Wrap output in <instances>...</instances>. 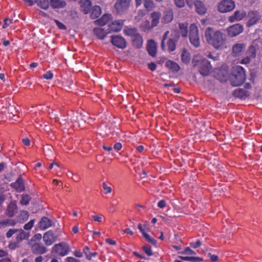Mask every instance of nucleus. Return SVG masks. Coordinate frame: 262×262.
<instances>
[{
    "instance_id": "nucleus-32",
    "label": "nucleus",
    "mask_w": 262,
    "mask_h": 262,
    "mask_svg": "<svg viewBox=\"0 0 262 262\" xmlns=\"http://www.w3.org/2000/svg\"><path fill=\"white\" fill-rule=\"evenodd\" d=\"M124 34L127 35L131 37L132 38L136 35L138 33V30L135 28H129L126 27L124 30Z\"/></svg>"
},
{
    "instance_id": "nucleus-64",
    "label": "nucleus",
    "mask_w": 262,
    "mask_h": 262,
    "mask_svg": "<svg viewBox=\"0 0 262 262\" xmlns=\"http://www.w3.org/2000/svg\"><path fill=\"white\" fill-rule=\"evenodd\" d=\"M102 147H103V148L105 150H106V151H107L108 152H111L113 150V147L111 145L106 146V145H103L102 146Z\"/></svg>"
},
{
    "instance_id": "nucleus-62",
    "label": "nucleus",
    "mask_w": 262,
    "mask_h": 262,
    "mask_svg": "<svg viewBox=\"0 0 262 262\" xmlns=\"http://www.w3.org/2000/svg\"><path fill=\"white\" fill-rule=\"evenodd\" d=\"M158 206L160 208H164L166 206V202L163 200H160L158 203Z\"/></svg>"
},
{
    "instance_id": "nucleus-21",
    "label": "nucleus",
    "mask_w": 262,
    "mask_h": 262,
    "mask_svg": "<svg viewBox=\"0 0 262 262\" xmlns=\"http://www.w3.org/2000/svg\"><path fill=\"white\" fill-rule=\"evenodd\" d=\"M49 4L53 9L63 8L67 5L66 2L62 0H50Z\"/></svg>"
},
{
    "instance_id": "nucleus-1",
    "label": "nucleus",
    "mask_w": 262,
    "mask_h": 262,
    "mask_svg": "<svg viewBox=\"0 0 262 262\" xmlns=\"http://www.w3.org/2000/svg\"><path fill=\"white\" fill-rule=\"evenodd\" d=\"M204 35L207 42L216 49L223 46L226 40V35L223 32L214 30L211 27L207 28Z\"/></svg>"
},
{
    "instance_id": "nucleus-55",
    "label": "nucleus",
    "mask_w": 262,
    "mask_h": 262,
    "mask_svg": "<svg viewBox=\"0 0 262 262\" xmlns=\"http://www.w3.org/2000/svg\"><path fill=\"white\" fill-rule=\"evenodd\" d=\"M4 23L3 25V28H6L10 24L13 23V20L9 18H6L4 20Z\"/></svg>"
},
{
    "instance_id": "nucleus-26",
    "label": "nucleus",
    "mask_w": 262,
    "mask_h": 262,
    "mask_svg": "<svg viewBox=\"0 0 262 262\" xmlns=\"http://www.w3.org/2000/svg\"><path fill=\"white\" fill-rule=\"evenodd\" d=\"M91 17L95 19L99 17L101 13V9L100 6L95 5L92 7L91 10Z\"/></svg>"
},
{
    "instance_id": "nucleus-30",
    "label": "nucleus",
    "mask_w": 262,
    "mask_h": 262,
    "mask_svg": "<svg viewBox=\"0 0 262 262\" xmlns=\"http://www.w3.org/2000/svg\"><path fill=\"white\" fill-rule=\"evenodd\" d=\"M16 222L14 220L7 219L0 221V229L7 227L14 226L16 225Z\"/></svg>"
},
{
    "instance_id": "nucleus-44",
    "label": "nucleus",
    "mask_w": 262,
    "mask_h": 262,
    "mask_svg": "<svg viewBox=\"0 0 262 262\" xmlns=\"http://www.w3.org/2000/svg\"><path fill=\"white\" fill-rule=\"evenodd\" d=\"M169 33V31H167L166 32H165V33L164 34V35L162 37V39L161 44V49H162V50H163V51L165 50L166 47H165V40L167 39V36H168V35Z\"/></svg>"
},
{
    "instance_id": "nucleus-52",
    "label": "nucleus",
    "mask_w": 262,
    "mask_h": 262,
    "mask_svg": "<svg viewBox=\"0 0 262 262\" xmlns=\"http://www.w3.org/2000/svg\"><path fill=\"white\" fill-rule=\"evenodd\" d=\"M180 253L182 254H195V252L189 247H186L183 251L180 252Z\"/></svg>"
},
{
    "instance_id": "nucleus-42",
    "label": "nucleus",
    "mask_w": 262,
    "mask_h": 262,
    "mask_svg": "<svg viewBox=\"0 0 262 262\" xmlns=\"http://www.w3.org/2000/svg\"><path fill=\"white\" fill-rule=\"evenodd\" d=\"M247 56H249L251 58H254L256 56V54L255 48L252 45L250 46L247 51Z\"/></svg>"
},
{
    "instance_id": "nucleus-50",
    "label": "nucleus",
    "mask_w": 262,
    "mask_h": 262,
    "mask_svg": "<svg viewBox=\"0 0 262 262\" xmlns=\"http://www.w3.org/2000/svg\"><path fill=\"white\" fill-rule=\"evenodd\" d=\"M17 229H10L6 234V236L7 238H9L12 236V235L17 233Z\"/></svg>"
},
{
    "instance_id": "nucleus-57",
    "label": "nucleus",
    "mask_w": 262,
    "mask_h": 262,
    "mask_svg": "<svg viewBox=\"0 0 262 262\" xmlns=\"http://www.w3.org/2000/svg\"><path fill=\"white\" fill-rule=\"evenodd\" d=\"M201 242L200 240H197L195 243H190V245L193 248H197L201 245Z\"/></svg>"
},
{
    "instance_id": "nucleus-18",
    "label": "nucleus",
    "mask_w": 262,
    "mask_h": 262,
    "mask_svg": "<svg viewBox=\"0 0 262 262\" xmlns=\"http://www.w3.org/2000/svg\"><path fill=\"white\" fill-rule=\"evenodd\" d=\"M11 186L18 192L24 191L25 188L24 181L21 177H18L15 182L11 183Z\"/></svg>"
},
{
    "instance_id": "nucleus-12",
    "label": "nucleus",
    "mask_w": 262,
    "mask_h": 262,
    "mask_svg": "<svg viewBox=\"0 0 262 262\" xmlns=\"http://www.w3.org/2000/svg\"><path fill=\"white\" fill-rule=\"evenodd\" d=\"M247 15L246 12L244 10H237L232 15L229 16L228 20L230 23H233L235 21H239L244 19Z\"/></svg>"
},
{
    "instance_id": "nucleus-48",
    "label": "nucleus",
    "mask_w": 262,
    "mask_h": 262,
    "mask_svg": "<svg viewBox=\"0 0 262 262\" xmlns=\"http://www.w3.org/2000/svg\"><path fill=\"white\" fill-rule=\"evenodd\" d=\"M144 237L146 238V239L148 242H149L150 243H151L153 245H156L157 241L155 239L151 237L149 234H145Z\"/></svg>"
},
{
    "instance_id": "nucleus-36",
    "label": "nucleus",
    "mask_w": 262,
    "mask_h": 262,
    "mask_svg": "<svg viewBox=\"0 0 262 262\" xmlns=\"http://www.w3.org/2000/svg\"><path fill=\"white\" fill-rule=\"evenodd\" d=\"M91 7V3L89 1H85L84 3L81 5V10L84 14H88Z\"/></svg>"
},
{
    "instance_id": "nucleus-59",
    "label": "nucleus",
    "mask_w": 262,
    "mask_h": 262,
    "mask_svg": "<svg viewBox=\"0 0 262 262\" xmlns=\"http://www.w3.org/2000/svg\"><path fill=\"white\" fill-rule=\"evenodd\" d=\"M18 243H17L16 241V242H10L8 245V247L10 249L13 250L18 247Z\"/></svg>"
},
{
    "instance_id": "nucleus-61",
    "label": "nucleus",
    "mask_w": 262,
    "mask_h": 262,
    "mask_svg": "<svg viewBox=\"0 0 262 262\" xmlns=\"http://www.w3.org/2000/svg\"><path fill=\"white\" fill-rule=\"evenodd\" d=\"M148 68L150 71H154L156 69L157 65L154 62H150L148 64Z\"/></svg>"
},
{
    "instance_id": "nucleus-15",
    "label": "nucleus",
    "mask_w": 262,
    "mask_h": 262,
    "mask_svg": "<svg viewBox=\"0 0 262 262\" xmlns=\"http://www.w3.org/2000/svg\"><path fill=\"white\" fill-rule=\"evenodd\" d=\"M146 49L148 54L152 57H155L157 54V45L153 40L148 41Z\"/></svg>"
},
{
    "instance_id": "nucleus-41",
    "label": "nucleus",
    "mask_w": 262,
    "mask_h": 262,
    "mask_svg": "<svg viewBox=\"0 0 262 262\" xmlns=\"http://www.w3.org/2000/svg\"><path fill=\"white\" fill-rule=\"evenodd\" d=\"M29 214L28 211L23 210L20 212L18 220L20 222H23L28 220Z\"/></svg>"
},
{
    "instance_id": "nucleus-40",
    "label": "nucleus",
    "mask_w": 262,
    "mask_h": 262,
    "mask_svg": "<svg viewBox=\"0 0 262 262\" xmlns=\"http://www.w3.org/2000/svg\"><path fill=\"white\" fill-rule=\"evenodd\" d=\"M140 29L142 31L144 32H147L149 31L151 27V25H150V21L149 20H145L144 21L140 26Z\"/></svg>"
},
{
    "instance_id": "nucleus-54",
    "label": "nucleus",
    "mask_w": 262,
    "mask_h": 262,
    "mask_svg": "<svg viewBox=\"0 0 262 262\" xmlns=\"http://www.w3.org/2000/svg\"><path fill=\"white\" fill-rule=\"evenodd\" d=\"M102 187L104 190L105 191L104 193L105 194L110 193L112 191V188L110 186H108L105 182H103L102 183Z\"/></svg>"
},
{
    "instance_id": "nucleus-16",
    "label": "nucleus",
    "mask_w": 262,
    "mask_h": 262,
    "mask_svg": "<svg viewBox=\"0 0 262 262\" xmlns=\"http://www.w3.org/2000/svg\"><path fill=\"white\" fill-rule=\"evenodd\" d=\"M246 45L244 43H237L232 47V53L234 56L240 55L245 50Z\"/></svg>"
},
{
    "instance_id": "nucleus-8",
    "label": "nucleus",
    "mask_w": 262,
    "mask_h": 262,
    "mask_svg": "<svg viewBox=\"0 0 262 262\" xmlns=\"http://www.w3.org/2000/svg\"><path fill=\"white\" fill-rule=\"evenodd\" d=\"M247 17L248 20L246 24L247 27H250L255 25L260 18L259 12L255 10L250 11L248 13Z\"/></svg>"
},
{
    "instance_id": "nucleus-24",
    "label": "nucleus",
    "mask_w": 262,
    "mask_h": 262,
    "mask_svg": "<svg viewBox=\"0 0 262 262\" xmlns=\"http://www.w3.org/2000/svg\"><path fill=\"white\" fill-rule=\"evenodd\" d=\"M133 45L136 48L142 47L143 44L142 37L138 33L136 35L132 38Z\"/></svg>"
},
{
    "instance_id": "nucleus-6",
    "label": "nucleus",
    "mask_w": 262,
    "mask_h": 262,
    "mask_svg": "<svg viewBox=\"0 0 262 262\" xmlns=\"http://www.w3.org/2000/svg\"><path fill=\"white\" fill-rule=\"evenodd\" d=\"M235 7L232 0H222L218 5L217 10L221 13L231 11Z\"/></svg>"
},
{
    "instance_id": "nucleus-5",
    "label": "nucleus",
    "mask_w": 262,
    "mask_h": 262,
    "mask_svg": "<svg viewBox=\"0 0 262 262\" xmlns=\"http://www.w3.org/2000/svg\"><path fill=\"white\" fill-rule=\"evenodd\" d=\"M32 253L35 255H41L48 251L47 248L41 243L28 242Z\"/></svg>"
},
{
    "instance_id": "nucleus-17",
    "label": "nucleus",
    "mask_w": 262,
    "mask_h": 262,
    "mask_svg": "<svg viewBox=\"0 0 262 262\" xmlns=\"http://www.w3.org/2000/svg\"><path fill=\"white\" fill-rule=\"evenodd\" d=\"M94 34L99 39H103L106 35L110 33V31H108L107 29L104 30L101 28H95L93 29Z\"/></svg>"
},
{
    "instance_id": "nucleus-7",
    "label": "nucleus",
    "mask_w": 262,
    "mask_h": 262,
    "mask_svg": "<svg viewBox=\"0 0 262 262\" xmlns=\"http://www.w3.org/2000/svg\"><path fill=\"white\" fill-rule=\"evenodd\" d=\"M70 247L65 243H60L55 245L52 248V252L63 256L67 255L70 252Z\"/></svg>"
},
{
    "instance_id": "nucleus-27",
    "label": "nucleus",
    "mask_w": 262,
    "mask_h": 262,
    "mask_svg": "<svg viewBox=\"0 0 262 262\" xmlns=\"http://www.w3.org/2000/svg\"><path fill=\"white\" fill-rule=\"evenodd\" d=\"M160 16L161 13L160 12H154L151 13V27H155L158 25Z\"/></svg>"
},
{
    "instance_id": "nucleus-37",
    "label": "nucleus",
    "mask_w": 262,
    "mask_h": 262,
    "mask_svg": "<svg viewBox=\"0 0 262 262\" xmlns=\"http://www.w3.org/2000/svg\"><path fill=\"white\" fill-rule=\"evenodd\" d=\"M35 2L43 9H47L49 7V2L48 0H35Z\"/></svg>"
},
{
    "instance_id": "nucleus-43",
    "label": "nucleus",
    "mask_w": 262,
    "mask_h": 262,
    "mask_svg": "<svg viewBox=\"0 0 262 262\" xmlns=\"http://www.w3.org/2000/svg\"><path fill=\"white\" fill-rule=\"evenodd\" d=\"M30 198L29 195L27 194H23L21 199L20 201V203L23 205H28L29 203Z\"/></svg>"
},
{
    "instance_id": "nucleus-14",
    "label": "nucleus",
    "mask_w": 262,
    "mask_h": 262,
    "mask_svg": "<svg viewBox=\"0 0 262 262\" xmlns=\"http://www.w3.org/2000/svg\"><path fill=\"white\" fill-rule=\"evenodd\" d=\"M123 23L124 21L122 20L113 21L108 25L107 30L110 31V33L113 32H119L122 29Z\"/></svg>"
},
{
    "instance_id": "nucleus-22",
    "label": "nucleus",
    "mask_w": 262,
    "mask_h": 262,
    "mask_svg": "<svg viewBox=\"0 0 262 262\" xmlns=\"http://www.w3.org/2000/svg\"><path fill=\"white\" fill-rule=\"evenodd\" d=\"M52 226V221L46 217L41 218L39 222V227L42 230H45Z\"/></svg>"
},
{
    "instance_id": "nucleus-60",
    "label": "nucleus",
    "mask_w": 262,
    "mask_h": 262,
    "mask_svg": "<svg viewBox=\"0 0 262 262\" xmlns=\"http://www.w3.org/2000/svg\"><path fill=\"white\" fill-rule=\"evenodd\" d=\"M122 147V144L120 142H117L114 144L113 147L116 151H118L121 149Z\"/></svg>"
},
{
    "instance_id": "nucleus-11",
    "label": "nucleus",
    "mask_w": 262,
    "mask_h": 262,
    "mask_svg": "<svg viewBox=\"0 0 262 262\" xmlns=\"http://www.w3.org/2000/svg\"><path fill=\"white\" fill-rule=\"evenodd\" d=\"M244 30L243 26L240 24H236L229 26L227 29L228 36L235 37L241 34Z\"/></svg>"
},
{
    "instance_id": "nucleus-4",
    "label": "nucleus",
    "mask_w": 262,
    "mask_h": 262,
    "mask_svg": "<svg viewBox=\"0 0 262 262\" xmlns=\"http://www.w3.org/2000/svg\"><path fill=\"white\" fill-rule=\"evenodd\" d=\"M189 40L190 43L195 48L200 46V38L198 28L195 24H192L189 27Z\"/></svg>"
},
{
    "instance_id": "nucleus-39",
    "label": "nucleus",
    "mask_w": 262,
    "mask_h": 262,
    "mask_svg": "<svg viewBox=\"0 0 262 262\" xmlns=\"http://www.w3.org/2000/svg\"><path fill=\"white\" fill-rule=\"evenodd\" d=\"M179 257L182 260L192 262H201L202 260V259L199 257L179 256Z\"/></svg>"
},
{
    "instance_id": "nucleus-31",
    "label": "nucleus",
    "mask_w": 262,
    "mask_h": 262,
    "mask_svg": "<svg viewBox=\"0 0 262 262\" xmlns=\"http://www.w3.org/2000/svg\"><path fill=\"white\" fill-rule=\"evenodd\" d=\"M17 211L16 205L13 203L9 204L7 210V214L10 216H13Z\"/></svg>"
},
{
    "instance_id": "nucleus-20",
    "label": "nucleus",
    "mask_w": 262,
    "mask_h": 262,
    "mask_svg": "<svg viewBox=\"0 0 262 262\" xmlns=\"http://www.w3.org/2000/svg\"><path fill=\"white\" fill-rule=\"evenodd\" d=\"M194 6L196 12L199 15H204L206 13L207 9L202 2L200 1H195Z\"/></svg>"
},
{
    "instance_id": "nucleus-25",
    "label": "nucleus",
    "mask_w": 262,
    "mask_h": 262,
    "mask_svg": "<svg viewBox=\"0 0 262 262\" xmlns=\"http://www.w3.org/2000/svg\"><path fill=\"white\" fill-rule=\"evenodd\" d=\"M166 67L172 72H177L180 70V66L176 62L168 60L165 63Z\"/></svg>"
},
{
    "instance_id": "nucleus-58",
    "label": "nucleus",
    "mask_w": 262,
    "mask_h": 262,
    "mask_svg": "<svg viewBox=\"0 0 262 262\" xmlns=\"http://www.w3.org/2000/svg\"><path fill=\"white\" fill-rule=\"evenodd\" d=\"M176 6L179 8L184 6L185 3L184 0H174Z\"/></svg>"
},
{
    "instance_id": "nucleus-45",
    "label": "nucleus",
    "mask_w": 262,
    "mask_h": 262,
    "mask_svg": "<svg viewBox=\"0 0 262 262\" xmlns=\"http://www.w3.org/2000/svg\"><path fill=\"white\" fill-rule=\"evenodd\" d=\"M41 237L42 236L41 234H36L33 237H32V238L30 240L29 242L39 243L41 239Z\"/></svg>"
},
{
    "instance_id": "nucleus-47",
    "label": "nucleus",
    "mask_w": 262,
    "mask_h": 262,
    "mask_svg": "<svg viewBox=\"0 0 262 262\" xmlns=\"http://www.w3.org/2000/svg\"><path fill=\"white\" fill-rule=\"evenodd\" d=\"M144 252L148 255L150 256L152 254V250L151 249V247L149 246L145 245L142 248Z\"/></svg>"
},
{
    "instance_id": "nucleus-19",
    "label": "nucleus",
    "mask_w": 262,
    "mask_h": 262,
    "mask_svg": "<svg viewBox=\"0 0 262 262\" xmlns=\"http://www.w3.org/2000/svg\"><path fill=\"white\" fill-rule=\"evenodd\" d=\"M17 234L15 239L17 243H21L23 241L29 238L30 234L29 232L24 231L22 229H17Z\"/></svg>"
},
{
    "instance_id": "nucleus-29",
    "label": "nucleus",
    "mask_w": 262,
    "mask_h": 262,
    "mask_svg": "<svg viewBox=\"0 0 262 262\" xmlns=\"http://www.w3.org/2000/svg\"><path fill=\"white\" fill-rule=\"evenodd\" d=\"M181 60L185 64L189 63L191 59V56L189 52L186 50L184 49L181 53Z\"/></svg>"
},
{
    "instance_id": "nucleus-9",
    "label": "nucleus",
    "mask_w": 262,
    "mask_h": 262,
    "mask_svg": "<svg viewBox=\"0 0 262 262\" xmlns=\"http://www.w3.org/2000/svg\"><path fill=\"white\" fill-rule=\"evenodd\" d=\"M131 0H118L114 7L118 14L124 13L129 7Z\"/></svg>"
},
{
    "instance_id": "nucleus-23",
    "label": "nucleus",
    "mask_w": 262,
    "mask_h": 262,
    "mask_svg": "<svg viewBox=\"0 0 262 262\" xmlns=\"http://www.w3.org/2000/svg\"><path fill=\"white\" fill-rule=\"evenodd\" d=\"M112 18V15L108 14H105L103 15V16L99 19L95 21V24L101 26H103L105 25Z\"/></svg>"
},
{
    "instance_id": "nucleus-49",
    "label": "nucleus",
    "mask_w": 262,
    "mask_h": 262,
    "mask_svg": "<svg viewBox=\"0 0 262 262\" xmlns=\"http://www.w3.org/2000/svg\"><path fill=\"white\" fill-rule=\"evenodd\" d=\"M220 74H221L223 76V78H220V80L221 81H223L225 80V79L227 77L228 71L227 70H220L217 74V75L219 76Z\"/></svg>"
},
{
    "instance_id": "nucleus-46",
    "label": "nucleus",
    "mask_w": 262,
    "mask_h": 262,
    "mask_svg": "<svg viewBox=\"0 0 262 262\" xmlns=\"http://www.w3.org/2000/svg\"><path fill=\"white\" fill-rule=\"evenodd\" d=\"M34 224V220H31L30 222L24 226V229L26 230H30L33 227Z\"/></svg>"
},
{
    "instance_id": "nucleus-56",
    "label": "nucleus",
    "mask_w": 262,
    "mask_h": 262,
    "mask_svg": "<svg viewBox=\"0 0 262 262\" xmlns=\"http://www.w3.org/2000/svg\"><path fill=\"white\" fill-rule=\"evenodd\" d=\"M251 58L249 56H247L246 57L244 58L241 61V63L247 64L249 63L251 60Z\"/></svg>"
},
{
    "instance_id": "nucleus-35",
    "label": "nucleus",
    "mask_w": 262,
    "mask_h": 262,
    "mask_svg": "<svg viewBox=\"0 0 262 262\" xmlns=\"http://www.w3.org/2000/svg\"><path fill=\"white\" fill-rule=\"evenodd\" d=\"M173 19V13L171 11H166L163 18V22L165 24L169 23Z\"/></svg>"
},
{
    "instance_id": "nucleus-51",
    "label": "nucleus",
    "mask_w": 262,
    "mask_h": 262,
    "mask_svg": "<svg viewBox=\"0 0 262 262\" xmlns=\"http://www.w3.org/2000/svg\"><path fill=\"white\" fill-rule=\"evenodd\" d=\"M54 22L55 23L56 26L58 27V28L62 30H67V27L62 23L59 21L58 20L55 19Z\"/></svg>"
},
{
    "instance_id": "nucleus-28",
    "label": "nucleus",
    "mask_w": 262,
    "mask_h": 262,
    "mask_svg": "<svg viewBox=\"0 0 262 262\" xmlns=\"http://www.w3.org/2000/svg\"><path fill=\"white\" fill-rule=\"evenodd\" d=\"M179 36L177 35L175 38H169L167 41L168 50L169 52H172L175 50L176 48V42L178 41Z\"/></svg>"
},
{
    "instance_id": "nucleus-33",
    "label": "nucleus",
    "mask_w": 262,
    "mask_h": 262,
    "mask_svg": "<svg viewBox=\"0 0 262 262\" xmlns=\"http://www.w3.org/2000/svg\"><path fill=\"white\" fill-rule=\"evenodd\" d=\"M234 94L235 96L239 98L247 97L249 95V92L243 89H238L235 90L234 91Z\"/></svg>"
},
{
    "instance_id": "nucleus-13",
    "label": "nucleus",
    "mask_w": 262,
    "mask_h": 262,
    "mask_svg": "<svg viewBox=\"0 0 262 262\" xmlns=\"http://www.w3.org/2000/svg\"><path fill=\"white\" fill-rule=\"evenodd\" d=\"M42 238L46 246H50L56 242L57 236L55 235L52 230H49L45 233Z\"/></svg>"
},
{
    "instance_id": "nucleus-3",
    "label": "nucleus",
    "mask_w": 262,
    "mask_h": 262,
    "mask_svg": "<svg viewBox=\"0 0 262 262\" xmlns=\"http://www.w3.org/2000/svg\"><path fill=\"white\" fill-rule=\"evenodd\" d=\"M246 79L245 71L242 67L236 66L233 67L230 77V82L232 85L234 86H239L245 82Z\"/></svg>"
},
{
    "instance_id": "nucleus-38",
    "label": "nucleus",
    "mask_w": 262,
    "mask_h": 262,
    "mask_svg": "<svg viewBox=\"0 0 262 262\" xmlns=\"http://www.w3.org/2000/svg\"><path fill=\"white\" fill-rule=\"evenodd\" d=\"M144 6L148 11H150L155 7V5L152 0H144Z\"/></svg>"
},
{
    "instance_id": "nucleus-63",
    "label": "nucleus",
    "mask_w": 262,
    "mask_h": 262,
    "mask_svg": "<svg viewBox=\"0 0 262 262\" xmlns=\"http://www.w3.org/2000/svg\"><path fill=\"white\" fill-rule=\"evenodd\" d=\"M92 218L94 220V221L97 222H102V217L99 216L97 215H92Z\"/></svg>"
},
{
    "instance_id": "nucleus-2",
    "label": "nucleus",
    "mask_w": 262,
    "mask_h": 262,
    "mask_svg": "<svg viewBox=\"0 0 262 262\" xmlns=\"http://www.w3.org/2000/svg\"><path fill=\"white\" fill-rule=\"evenodd\" d=\"M192 63L193 67L197 68L200 74L203 76H208L212 69L210 62L200 54L194 56Z\"/></svg>"
},
{
    "instance_id": "nucleus-10",
    "label": "nucleus",
    "mask_w": 262,
    "mask_h": 262,
    "mask_svg": "<svg viewBox=\"0 0 262 262\" xmlns=\"http://www.w3.org/2000/svg\"><path fill=\"white\" fill-rule=\"evenodd\" d=\"M111 42L114 46L119 49H123L126 47V40L120 35L112 36Z\"/></svg>"
},
{
    "instance_id": "nucleus-53",
    "label": "nucleus",
    "mask_w": 262,
    "mask_h": 262,
    "mask_svg": "<svg viewBox=\"0 0 262 262\" xmlns=\"http://www.w3.org/2000/svg\"><path fill=\"white\" fill-rule=\"evenodd\" d=\"M42 77L46 79L50 80L52 79L53 77V74L51 71H48L42 75Z\"/></svg>"
},
{
    "instance_id": "nucleus-34",
    "label": "nucleus",
    "mask_w": 262,
    "mask_h": 262,
    "mask_svg": "<svg viewBox=\"0 0 262 262\" xmlns=\"http://www.w3.org/2000/svg\"><path fill=\"white\" fill-rule=\"evenodd\" d=\"M179 27L182 36L184 37H186L188 34V24L180 23Z\"/></svg>"
}]
</instances>
